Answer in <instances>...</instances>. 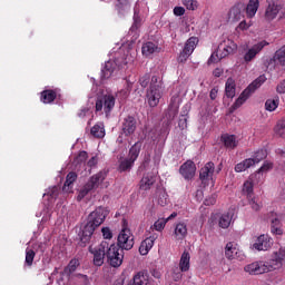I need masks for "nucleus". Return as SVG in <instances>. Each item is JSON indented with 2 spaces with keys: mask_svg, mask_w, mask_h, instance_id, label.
<instances>
[{
  "mask_svg": "<svg viewBox=\"0 0 285 285\" xmlns=\"http://www.w3.org/2000/svg\"><path fill=\"white\" fill-rule=\"evenodd\" d=\"M106 255L109 265L112 267H119L124 261V249L116 244H111L106 247Z\"/></svg>",
  "mask_w": 285,
  "mask_h": 285,
  "instance_id": "6e6552de",
  "label": "nucleus"
},
{
  "mask_svg": "<svg viewBox=\"0 0 285 285\" xmlns=\"http://www.w3.org/2000/svg\"><path fill=\"white\" fill-rule=\"evenodd\" d=\"M153 78H150L149 73H146L139 78V85L142 88H147L151 83Z\"/></svg>",
  "mask_w": 285,
  "mask_h": 285,
  "instance_id": "5fc2aeb1",
  "label": "nucleus"
},
{
  "mask_svg": "<svg viewBox=\"0 0 285 285\" xmlns=\"http://www.w3.org/2000/svg\"><path fill=\"white\" fill-rule=\"evenodd\" d=\"M116 99L110 94L107 96H98L96 98V111H105V115H109L111 110L115 108Z\"/></svg>",
  "mask_w": 285,
  "mask_h": 285,
  "instance_id": "9d476101",
  "label": "nucleus"
},
{
  "mask_svg": "<svg viewBox=\"0 0 285 285\" xmlns=\"http://www.w3.org/2000/svg\"><path fill=\"white\" fill-rule=\"evenodd\" d=\"M234 217V209H229L227 213L223 214L219 218V227L223 229H227L230 226V223L233 222Z\"/></svg>",
  "mask_w": 285,
  "mask_h": 285,
  "instance_id": "b1692460",
  "label": "nucleus"
},
{
  "mask_svg": "<svg viewBox=\"0 0 285 285\" xmlns=\"http://www.w3.org/2000/svg\"><path fill=\"white\" fill-rule=\"evenodd\" d=\"M237 45L229 38H225L219 45L216 52L212 53L208 59V65L216 63L222 59L235 53Z\"/></svg>",
  "mask_w": 285,
  "mask_h": 285,
  "instance_id": "20e7f679",
  "label": "nucleus"
},
{
  "mask_svg": "<svg viewBox=\"0 0 285 285\" xmlns=\"http://www.w3.org/2000/svg\"><path fill=\"white\" fill-rule=\"evenodd\" d=\"M41 216H42V223H47L50 219L51 213L49 212L48 207L45 208L43 214L42 213L41 214H37V217H41Z\"/></svg>",
  "mask_w": 285,
  "mask_h": 285,
  "instance_id": "e2e57ef3",
  "label": "nucleus"
},
{
  "mask_svg": "<svg viewBox=\"0 0 285 285\" xmlns=\"http://www.w3.org/2000/svg\"><path fill=\"white\" fill-rule=\"evenodd\" d=\"M106 179V173L100 171L94 176H91L88 181L85 184V186L79 190L78 194V202H81L85 199L90 193H94L98 188H100L101 184H104Z\"/></svg>",
  "mask_w": 285,
  "mask_h": 285,
  "instance_id": "39448f33",
  "label": "nucleus"
},
{
  "mask_svg": "<svg viewBox=\"0 0 285 285\" xmlns=\"http://www.w3.org/2000/svg\"><path fill=\"white\" fill-rule=\"evenodd\" d=\"M183 273H186V272H181L180 267H174L173 271H171L173 281H175V282L181 281V278L184 277Z\"/></svg>",
  "mask_w": 285,
  "mask_h": 285,
  "instance_id": "603ef678",
  "label": "nucleus"
},
{
  "mask_svg": "<svg viewBox=\"0 0 285 285\" xmlns=\"http://www.w3.org/2000/svg\"><path fill=\"white\" fill-rule=\"evenodd\" d=\"M109 215V210L106 207H97L88 218V223L85 225L80 233V240L83 245L88 244L94 235L96 228L100 227Z\"/></svg>",
  "mask_w": 285,
  "mask_h": 285,
  "instance_id": "f257e3e1",
  "label": "nucleus"
},
{
  "mask_svg": "<svg viewBox=\"0 0 285 285\" xmlns=\"http://www.w3.org/2000/svg\"><path fill=\"white\" fill-rule=\"evenodd\" d=\"M225 256L228 261H244L245 253L239 249L238 245L234 242H228L225 247Z\"/></svg>",
  "mask_w": 285,
  "mask_h": 285,
  "instance_id": "f8f14e48",
  "label": "nucleus"
},
{
  "mask_svg": "<svg viewBox=\"0 0 285 285\" xmlns=\"http://www.w3.org/2000/svg\"><path fill=\"white\" fill-rule=\"evenodd\" d=\"M254 177L255 175H252L243 186V194L247 196V199L250 197H254Z\"/></svg>",
  "mask_w": 285,
  "mask_h": 285,
  "instance_id": "c756f323",
  "label": "nucleus"
},
{
  "mask_svg": "<svg viewBox=\"0 0 285 285\" xmlns=\"http://www.w3.org/2000/svg\"><path fill=\"white\" fill-rule=\"evenodd\" d=\"M156 184V176L151 173H147L142 176V178L139 181V188L140 190H150L151 186Z\"/></svg>",
  "mask_w": 285,
  "mask_h": 285,
  "instance_id": "4be33fe9",
  "label": "nucleus"
},
{
  "mask_svg": "<svg viewBox=\"0 0 285 285\" xmlns=\"http://www.w3.org/2000/svg\"><path fill=\"white\" fill-rule=\"evenodd\" d=\"M279 106V98H269V100L265 101V110L273 112Z\"/></svg>",
  "mask_w": 285,
  "mask_h": 285,
  "instance_id": "c03bdc74",
  "label": "nucleus"
},
{
  "mask_svg": "<svg viewBox=\"0 0 285 285\" xmlns=\"http://www.w3.org/2000/svg\"><path fill=\"white\" fill-rule=\"evenodd\" d=\"M274 256L283 262L285 259V247H281L278 252L274 253Z\"/></svg>",
  "mask_w": 285,
  "mask_h": 285,
  "instance_id": "774afa93",
  "label": "nucleus"
},
{
  "mask_svg": "<svg viewBox=\"0 0 285 285\" xmlns=\"http://www.w3.org/2000/svg\"><path fill=\"white\" fill-rule=\"evenodd\" d=\"M222 141L224 142L225 147L228 149H234L238 145V141L235 135L225 134L222 136Z\"/></svg>",
  "mask_w": 285,
  "mask_h": 285,
  "instance_id": "7c9ffc66",
  "label": "nucleus"
},
{
  "mask_svg": "<svg viewBox=\"0 0 285 285\" xmlns=\"http://www.w3.org/2000/svg\"><path fill=\"white\" fill-rule=\"evenodd\" d=\"M245 272L249 275H262L266 273L265 261H256L255 263H250L246 265Z\"/></svg>",
  "mask_w": 285,
  "mask_h": 285,
  "instance_id": "dca6fc26",
  "label": "nucleus"
},
{
  "mask_svg": "<svg viewBox=\"0 0 285 285\" xmlns=\"http://www.w3.org/2000/svg\"><path fill=\"white\" fill-rule=\"evenodd\" d=\"M274 242L268 234H262L254 239L253 249L258 252H267L272 248Z\"/></svg>",
  "mask_w": 285,
  "mask_h": 285,
  "instance_id": "9b49d317",
  "label": "nucleus"
},
{
  "mask_svg": "<svg viewBox=\"0 0 285 285\" xmlns=\"http://www.w3.org/2000/svg\"><path fill=\"white\" fill-rule=\"evenodd\" d=\"M79 117L81 119H87L90 125V121L94 118V102H88V107L81 109Z\"/></svg>",
  "mask_w": 285,
  "mask_h": 285,
  "instance_id": "473e14b6",
  "label": "nucleus"
},
{
  "mask_svg": "<svg viewBox=\"0 0 285 285\" xmlns=\"http://www.w3.org/2000/svg\"><path fill=\"white\" fill-rule=\"evenodd\" d=\"M173 12L175 17H184V14H186V9H184V7H175Z\"/></svg>",
  "mask_w": 285,
  "mask_h": 285,
  "instance_id": "69168bd1",
  "label": "nucleus"
},
{
  "mask_svg": "<svg viewBox=\"0 0 285 285\" xmlns=\"http://www.w3.org/2000/svg\"><path fill=\"white\" fill-rule=\"evenodd\" d=\"M244 14L238 7H233L229 11V19L232 22H238L243 19Z\"/></svg>",
  "mask_w": 285,
  "mask_h": 285,
  "instance_id": "4c0bfd02",
  "label": "nucleus"
},
{
  "mask_svg": "<svg viewBox=\"0 0 285 285\" xmlns=\"http://www.w3.org/2000/svg\"><path fill=\"white\" fill-rule=\"evenodd\" d=\"M215 173V165L209 161L207 163L202 169H200V173H199V178H200V181L207 186L208 184L212 185V187L215 186V179L213 178V175Z\"/></svg>",
  "mask_w": 285,
  "mask_h": 285,
  "instance_id": "ddd939ff",
  "label": "nucleus"
},
{
  "mask_svg": "<svg viewBox=\"0 0 285 285\" xmlns=\"http://www.w3.org/2000/svg\"><path fill=\"white\" fill-rule=\"evenodd\" d=\"M160 48L154 42H146L141 47V53L145 57H151L153 55L159 53Z\"/></svg>",
  "mask_w": 285,
  "mask_h": 285,
  "instance_id": "5701e85b",
  "label": "nucleus"
},
{
  "mask_svg": "<svg viewBox=\"0 0 285 285\" xmlns=\"http://www.w3.org/2000/svg\"><path fill=\"white\" fill-rule=\"evenodd\" d=\"M198 45V38L196 37H190L186 43H185V47H184V50L187 51L188 53H191L195 52V48L196 46Z\"/></svg>",
  "mask_w": 285,
  "mask_h": 285,
  "instance_id": "79ce46f5",
  "label": "nucleus"
},
{
  "mask_svg": "<svg viewBox=\"0 0 285 285\" xmlns=\"http://www.w3.org/2000/svg\"><path fill=\"white\" fill-rule=\"evenodd\" d=\"M226 96L233 99L236 95V83L233 78H228L225 86Z\"/></svg>",
  "mask_w": 285,
  "mask_h": 285,
  "instance_id": "72a5a7b5",
  "label": "nucleus"
},
{
  "mask_svg": "<svg viewBox=\"0 0 285 285\" xmlns=\"http://www.w3.org/2000/svg\"><path fill=\"white\" fill-rule=\"evenodd\" d=\"M106 248H108V243L102 242L100 243V246L92 250L94 253V265L101 266L104 264V258L106 256Z\"/></svg>",
  "mask_w": 285,
  "mask_h": 285,
  "instance_id": "f3484780",
  "label": "nucleus"
},
{
  "mask_svg": "<svg viewBox=\"0 0 285 285\" xmlns=\"http://www.w3.org/2000/svg\"><path fill=\"white\" fill-rule=\"evenodd\" d=\"M174 236L177 240H184L188 236V225L184 222L176 224Z\"/></svg>",
  "mask_w": 285,
  "mask_h": 285,
  "instance_id": "412c9836",
  "label": "nucleus"
},
{
  "mask_svg": "<svg viewBox=\"0 0 285 285\" xmlns=\"http://www.w3.org/2000/svg\"><path fill=\"white\" fill-rule=\"evenodd\" d=\"M59 195L58 187H50L47 193H45L43 198H47L50 204H52Z\"/></svg>",
  "mask_w": 285,
  "mask_h": 285,
  "instance_id": "a19ab883",
  "label": "nucleus"
},
{
  "mask_svg": "<svg viewBox=\"0 0 285 285\" xmlns=\"http://www.w3.org/2000/svg\"><path fill=\"white\" fill-rule=\"evenodd\" d=\"M102 237L105 239H111L112 238V230L110 227H102Z\"/></svg>",
  "mask_w": 285,
  "mask_h": 285,
  "instance_id": "0e129e2a",
  "label": "nucleus"
},
{
  "mask_svg": "<svg viewBox=\"0 0 285 285\" xmlns=\"http://www.w3.org/2000/svg\"><path fill=\"white\" fill-rule=\"evenodd\" d=\"M272 169H273V163L265 161V163H263V166L258 169V171L256 174H254V176L257 177V175L266 174Z\"/></svg>",
  "mask_w": 285,
  "mask_h": 285,
  "instance_id": "3c124183",
  "label": "nucleus"
},
{
  "mask_svg": "<svg viewBox=\"0 0 285 285\" xmlns=\"http://www.w3.org/2000/svg\"><path fill=\"white\" fill-rule=\"evenodd\" d=\"M158 239V234H151L150 236L146 237L144 240H141L139 245V254L141 256H146L149 254V252L155 246V242Z\"/></svg>",
  "mask_w": 285,
  "mask_h": 285,
  "instance_id": "2eb2a0df",
  "label": "nucleus"
},
{
  "mask_svg": "<svg viewBox=\"0 0 285 285\" xmlns=\"http://www.w3.org/2000/svg\"><path fill=\"white\" fill-rule=\"evenodd\" d=\"M164 90L163 77L158 75L151 76L150 85L146 91V101L150 108H156L160 104Z\"/></svg>",
  "mask_w": 285,
  "mask_h": 285,
  "instance_id": "7ed1b4c3",
  "label": "nucleus"
},
{
  "mask_svg": "<svg viewBox=\"0 0 285 285\" xmlns=\"http://www.w3.org/2000/svg\"><path fill=\"white\" fill-rule=\"evenodd\" d=\"M137 129V120L128 116L124 119L122 125H121V130L125 134V136H130L132 135Z\"/></svg>",
  "mask_w": 285,
  "mask_h": 285,
  "instance_id": "a211bd4d",
  "label": "nucleus"
},
{
  "mask_svg": "<svg viewBox=\"0 0 285 285\" xmlns=\"http://www.w3.org/2000/svg\"><path fill=\"white\" fill-rule=\"evenodd\" d=\"M132 165H134V161H131L129 158L125 159L119 164V170L125 171V170L131 169Z\"/></svg>",
  "mask_w": 285,
  "mask_h": 285,
  "instance_id": "13d9d810",
  "label": "nucleus"
},
{
  "mask_svg": "<svg viewBox=\"0 0 285 285\" xmlns=\"http://www.w3.org/2000/svg\"><path fill=\"white\" fill-rule=\"evenodd\" d=\"M135 245V237L131 230L127 227L121 228L117 236V246L125 250L132 249Z\"/></svg>",
  "mask_w": 285,
  "mask_h": 285,
  "instance_id": "1a4fd4ad",
  "label": "nucleus"
},
{
  "mask_svg": "<svg viewBox=\"0 0 285 285\" xmlns=\"http://www.w3.org/2000/svg\"><path fill=\"white\" fill-rule=\"evenodd\" d=\"M252 95L253 94L248 89L244 90L239 98H237L236 102H234V108L237 109L243 106Z\"/></svg>",
  "mask_w": 285,
  "mask_h": 285,
  "instance_id": "58836bf2",
  "label": "nucleus"
},
{
  "mask_svg": "<svg viewBox=\"0 0 285 285\" xmlns=\"http://www.w3.org/2000/svg\"><path fill=\"white\" fill-rule=\"evenodd\" d=\"M148 283L149 276L147 272H137V274H134L131 285H148Z\"/></svg>",
  "mask_w": 285,
  "mask_h": 285,
  "instance_id": "cd10ccee",
  "label": "nucleus"
},
{
  "mask_svg": "<svg viewBox=\"0 0 285 285\" xmlns=\"http://www.w3.org/2000/svg\"><path fill=\"white\" fill-rule=\"evenodd\" d=\"M77 174L76 173H69L65 183V186L62 188L63 193L66 194H71L72 193V188H73V184L77 179Z\"/></svg>",
  "mask_w": 285,
  "mask_h": 285,
  "instance_id": "2f4dec72",
  "label": "nucleus"
},
{
  "mask_svg": "<svg viewBox=\"0 0 285 285\" xmlns=\"http://www.w3.org/2000/svg\"><path fill=\"white\" fill-rule=\"evenodd\" d=\"M128 96H129L128 87H125V89H121L116 94L117 99H119L120 101H124L125 99H127Z\"/></svg>",
  "mask_w": 285,
  "mask_h": 285,
  "instance_id": "bf43d9fd",
  "label": "nucleus"
},
{
  "mask_svg": "<svg viewBox=\"0 0 285 285\" xmlns=\"http://www.w3.org/2000/svg\"><path fill=\"white\" fill-rule=\"evenodd\" d=\"M259 8V0H249L246 7V14L248 19H254Z\"/></svg>",
  "mask_w": 285,
  "mask_h": 285,
  "instance_id": "c85d7f7f",
  "label": "nucleus"
},
{
  "mask_svg": "<svg viewBox=\"0 0 285 285\" xmlns=\"http://www.w3.org/2000/svg\"><path fill=\"white\" fill-rule=\"evenodd\" d=\"M272 233L276 236H282L284 234L279 218L272 219Z\"/></svg>",
  "mask_w": 285,
  "mask_h": 285,
  "instance_id": "a18cd8bd",
  "label": "nucleus"
},
{
  "mask_svg": "<svg viewBox=\"0 0 285 285\" xmlns=\"http://www.w3.org/2000/svg\"><path fill=\"white\" fill-rule=\"evenodd\" d=\"M178 268H180V271L185 273L190 271V252H183V254L180 255V261L178 263Z\"/></svg>",
  "mask_w": 285,
  "mask_h": 285,
  "instance_id": "393cba45",
  "label": "nucleus"
},
{
  "mask_svg": "<svg viewBox=\"0 0 285 285\" xmlns=\"http://www.w3.org/2000/svg\"><path fill=\"white\" fill-rule=\"evenodd\" d=\"M141 142H136L130 149H129V156L128 159L131 161H136L139 157L140 150H141Z\"/></svg>",
  "mask_w": 285,
  "mask_h": 285,
  "instance_id": "c9c22d12",
  "label": "nucleus"
},
{
  "mask_svg": "<svg viewBox=\"0 0 285 285\" xmlns=\"http://www.w3.org/2000/svg\"><path fill=\"white\" fill-rule=\"evenodd\" d=\"M274 60L281 66H285V45L281 47V49L276 50V55H274Z\"/></svg>",
  "mask_w": 285,
  "mask_h": 285,
  "instance_id": "de8ad7c7",
  "label": "nucleus"
},
{
  "mask_svg": "<svg viewBox=\"0 0 285 285\" xmlns=\"http://www.w3.org/2000/svg\"><path fill=\"white\" fill-rule=\"evenodd\" d=\"M247 200H248L250 208L254 212H259L263 208V204L258 200L257 197L252 196V197H248Z\"/></svg>",
  "mask_w": 285,
  "mask_h": 285,
  "instance_id": "49530a36",
  "label": "nucleus"
},
{
  "mask_svg": "<svg viewBox=\"0 0 285 285\" xmlns=\"http://www.w3.org/2000/svg\"><path fill=\"white\" fill-rule=\"evenodd\" d=\"M136 53L132 52L131 48H127L126 50V57H116L114 60H109L105 62V67H102V73L101 78L102 79H109L114 77V75L118 73V70L132 63L135 60Z\"/></svg>",
  "mask_w": 285,
  "mask_h": 285,
  "instance_id": "f03ea898",
  "label": "nucleus"
},
{
  "mask_svg": "<svg viewBox=\"0 0 285 285\" xmlns=\"http://www.w3.org/2000/svg\"><path fill=\"white\" fill-rule=\"evenodd\" d=\"M268 46V42L263 40L257 43H255L253 47H250L247 52L244 56L245 62H250L255 59L257 55L261 53V51Z\"/></svg>",
  "mask_w": 285,
  "mask_h": 285,
  "instance_id": "4468645a",
  "label": "nucleus"
},
{
  "mask_svg": "<svg viewBox=\"0 0 285 285\" xmlns=\"http://www.w3.org/2000/svg\"><path fill=\"white\" fill-rule=\"evenodd\" d=\"M79 266V261L77 258H72L66 268V272L73 273L76 268Z\"/></svg>",
  "mask_w": 285,
  "mask_h": 285,
  "instance_id": "680f3d73",
  "label": "nucleus"
},
{
  "mask_svg": "<svg viewBox=\"0 0 285 285\" xmlns=\"http://www.w3.org/2000/svg\"><path fill=\"white\" fill-rule=\"evenodd\" d=\"M167 224L168 219L159 218L150 226V229L161 233L166 228Z\"/></svg>",
  "mask_w": 285,
  "mask_h": 285,
  "instance_id": "37998d69",
  "label": "nucleus"
},
{
  "mask_svg": "<svg viewBox=\"0 0 285 285\" xmlns=\"http://www.w3.org/2000/svg\"><path fill=\"white\" fill-rule=\"evenodd\" d=\"M57 97V91H53L52 89H46L41 94V101L43 104H51Z\"/></svg>",
  "mask_w": 285,
  "mask_h": 285,
  "instance_id": "f704fd0d",
  "label": "nucleus"
},
{
  "mask_svg": "<svg viewBox=\"0 0 285 285\" xmlns=\"http://www.w3.org/2000/svg\"><path fill=\"white\" fill-rule=\"evenodd\" d=\"M91 135L96 138H104L106 136L104 124H96V126L91 129Z\"/></svg>",
  "mask_w": 285,
  "mask_h": 285,
  "instance_id": "ea45409f",
  "label": "nucleus"
},
{
  "mask_svg": "<svg viewBox=\"0 0 285 285\" xmlns=\"http://www.w3.org/2000/svg\"><path fill=\"white\" fill-rule=\"evenodd\" d=\"M191 55L193 53L188 52L186 49H183V51L178 56V62H186Z\"/></svg>",
  "mask_w": 285,
  "mask_h": 285,
  "instance_id": "052dcab7",
  "label": "nucleus"
},
{
  "mask_svg": "<svg viewBox=\"0 0 285 285\" xmlns=\"http://www.w3.org/2000/svg\"><path fill=\"white\" fill-rule=\"evenodd\" d=\"M282 266H283V262L276 256H274L272 261H265V273L277 271L282 268Z\"/></svg>",
  "mask_w": 285,
  "mask_h": 285,
  "instance_id": "a878e982",
  "label": "nucleus"
},
{
  "mask_svg": "<svg viewBox=\"0 0 285 285\" xmlns=\"http://www.w3.org/2000/svg\"><path fill=\"white\" fill-rule=\"evenodd\" d=\"M276 92L285 95V78L276 86Z\"/></svg>",
  "mask_w": 285,
  "mask_h": 285,
  "instance_id": "338daca9",
  "label": "nucleus"
},
{
  "mask_svg": "<svg viewBox=\"0 0 285 285\" xmlns=\"http://www.w3.org/2000/svg\"><path fill=\"white\" fill-rule=\"evenodd\" d=\"M35 256H36V252L33 249L27 247L24 265L29 266V267L32 266Z\"/></svg>",
  "mask_w": 285,
  "mask_h": 285,
  "instance_id": "09e8293b",
  "label": "nucleus"
},
{
  "mask_svg": "<svg viewBox=\"0 0 285 285\" xmlns=\"http://www.w3.org/2000/svg\"><path fill=\"white\" fill-rule=\"evenodd\" d=\"M179 96H174L171 99H170V105H169V108H168V114L166 115V118L171 121L174 120L177 116H178V112H179Z\"/></svg>",
  "mask_w": 285,
  "mask_h": 285,
  "instance_id": "6ab92c4d",
  "label": "nucleus"
},
{
  "mask_svg": "<svg viewBox=\"0 0 285 285\" xmlns=\"http://www.w3.org/2000/svg\"><path fill=\"white\" fill-rule=\"evenodd\" d=\"M267 80V77L265 75H261L257 77L249 86L247 87L246 90L253 95L257 89H259Z\"/></svg>",
  "mask_w": 285,
  "mask_h": 285,
  "instance_id": "bb28decb",
  "label": "nucleus"
},
{
  "mask_svg": "<svg viewBox=\"0 0 285 285\" xmlns=\"http://www.w3.org/2000/svg\"><path fill=\"white\" fill-rule=\"evenodd\" d=\"M179 171L184 177V179H193V177H195V171H196L195 163L190 160L186 161L180 166Z\"/></svg>",
  "mask_w": 285,
  "mask_h": 285,
  "instance_id": "aec40b11",
  "label": "nucleus"
},
{
  "mask_svg": "<svg viewBox=\"0 0 285 285\" xmlns=\"http://www.w3.org/2000/svg\"><path fill=\"white\" fill-rule=\"evenodd\" d=\"M169 203V195L165 191L161 190L158 195V205L161 207L167 206Z\"/></svg>",
  "mask_w": 285,
  "mask_h": 285,
  "instance_id": "8fccbe9b",
  "label": "nucleus"
},
{
  "mask_svg": "<svg viewBox=\"0 0 285 285\" xmlns=\"http://www.w3.org/2000/svg\"><path fill=\"white\" fill-rule=\"evenodd\" d=\"M274 131L276 132V135L285 138V121L278 122V125H276V127L274 128Z\"/></svg>",
  "mask_w": 285,
  "mask_h": 285,
  "instance_id": "4d7b16f0",
  "label": "nucleus"
},
{
  "mask_svg": "<svg viewBox=\"0 0 285 285\" xmlns=\"http://www.w3.org/2000/svg\"><path fill=\"white\" fill-rule=\"evenodd\" d=\"M183 6L187 8L188 10H197L198 8V2L197 0H183Z\"/></svg>",
  "mask_w": 285,
  "mask_h": 285,
  "instance_id": "6e6d98bb",
  "label": "nucleus"
},
{
  "mask_svg": "<svg viewBox=\"0 0 285 285\" xmlns=\"http://www.w3.org/2000/svg\"><path fill=\"white\" fill-rule=\"evenodd\" d=\"M267 157V150L266 149H259L255 151L252 158H247L243 160L242 163L237 164L235 166V171L236 173H243L246 169L255 166L256 164L261 163Z\"/></svg>",
  "mask_w": 285,
  "mask_h": 285,
  "instance_id": "0eeeda50",
  "label": "nucleus"
},
{
  "mask_svg": "<svg viewBox=\"0 0 285 285\" xmlns=\"http://www.w3.org/2000/svg\"><path fill=\"white\" fill-rule=\"evenodd\" d=\"M88 158V154L86 151H81L73 160V164L76 166L78 165H85L86 160Z\"/></svg>",
  "mask_w": 285,
  "mask_h": 285,
  "instance_id": "864d4df0",
  "label": "nucleus"
},
{
  "mask_svg": "<svg viewBox=\"0 0 285 285\" xmlns=\"http://www.w3.org/2000/svg\"><path fill=\"white\" fill-rule=\"evenodd\" d=\"M265 22L272 23L275 19H285V4L277 0L269 1L264 13Z\"/></svg>",
  "mask_w": 285,
  "mask_h": 285,
  "instance_id": "423d86ee",
  "label": "nucleus"
},
{
  "mask_svg": "<svg viewBox=\"0 0 285 285\" xmlns=\"http://www.w3.org/2000/svg\"><path fill=\"white\" fill-rule=\"evenodd\" d=\"M118 3L116 4L118 14H126L130 10V2L129 0H117Z\"/></svg>",
  "mask_w": 285,
  "mask_h": 285,
  "instance_id": "e433bc0d",
  "label": "nucleus"
}]
</instances>
